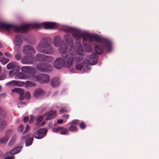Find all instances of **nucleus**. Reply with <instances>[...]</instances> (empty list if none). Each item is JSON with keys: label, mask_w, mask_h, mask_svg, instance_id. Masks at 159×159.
<instances>
[{"label": "nucleus", "mask_w": 159, "mask_h": 159, "mask_svg": "<svg viewBox=\"0 0 159 159\" xmlns=\"http://www.w3.org/2000/svg\"><path fill=\"white\" fill-rule=\"evenodd\" d=\"M64 31L66 33H73L72 36L76 40L79 41L82 38L84 41H88L92 42L93 40L101 43L106 50L109 52L111 49V44L110 40L106 38H101L96 34L92 35L86 32H82L80 29L68 26H65L62 28Z\"/></svg>", "instance_id": "f257e3e1"}, {"label": "nucleus", "mask_w": 159, "mask_h": 159, "mask_svg": "<svg viewBox=\"0 0 159 159\" xmlns=\"http://www.w3.org/2000/svg\"><path fill=\"white\" fill-rule=\"evenodd\" d=\"M53 43L54 45L59 47L58 50L63 58L58 57L56 59L54 63V67L57 69H60L63 67H70L73 63L75 57V55L68 52V48L64 41L58 36L55 37Z\"/></svg>", "instance_id": "f03ea898"}, {"label": "nucleus", "mask_w": 159, "mask_h": 159, "mask_svg": "<svg viewBox=\"0 0 159 159\" xmlns=\"http://www.w3.org/2000/svg\"><path fill=\"white\" fill-rule=\"evenodd\" d=\"M42 25L45 29H52L56 25V24L54 22H46L41 24L35 23L23 25L19 27L0 21V30H4L8 34L11 33L12 31L16 32L24 33L27 32L28 29L31 28L40 29Z\"/></svg>", "instance_id": "7ed1b4c3"}, {"label": "nucleus", "mask_w": 159, "mask_h": 159, "mask_svg": "<svg viewBox=\"0 0 159 159\" xmlns=\"http://www.w3.org/2000/svg\"><path fill=\"white\" fill-rule=\"evenodd\" d=\"M63 38L66 43L69 45L70 48L68 50L69 53L75 55L76 53L80 57H76L75 58L76 61H79L83 59V55H84V51L83 49L81 43L79 42L75 43V47L74 48L73 46L74 43L73 40L69 34L65 35Z\"/></svg>", "instance_id": "20e7f679"}, {"label": "nucleus", "mask_w": 159, "mask_h": 159, "mask_svg": "<svg viewBox=\"0 0 159 159\" xmlns=\"http://www.w3.org/2000/svg\"><path fill=\"white\" fill-rule=\"evenodd\" d=\"M36 48L39 52L47 54H52L54 52L51 46V39L49 38L42 39Z\"/></svg>", "instance_id": "39448f33"}, {"label": "nucleus", "mask_w": 159, "mask_h": 159, "mask_svg": "<svg viewBox=\"0 0 159 159\" xmlns=\"http://www.w3.org/2000/svg\"><path fill=\"white\" fill-rule=\"evenodd\" d=\"M36 67L39 71L45 73L50 72L52 70L53 68L50 64L44 62H40L37 64Z\"/></svg>", "instance_id": "423d86ee"}, {"label": "nucleus", "mask_w": 159, "mask_h": 159, "mask_svg": "<svg viewBox=\"0 0 159 159\" xmlns=\"http://www.w3.org/2000/svg\"><path fill=\"white\" fill-rule=\"evenodd\" d=\"M89 66V61L87 59H84L83 63H77L75 68L77 70H80L82 68L84 71L88 72L90 70Z\"/></svg>", "instance_id": "0eeeda50"}, {"label": "nucleus", "mask_w": 159, "mask_h": 159, "mask_svg": "<svg viewBox=\"0 0 159 159\" xmlns=\"http://www.w3.org/2000/svg\"><path fill=\"white\" fill-rule=\"evenodd\" d=\"M8 69H11L10 71V75H15V73L20 70V67L17 62H11L9 63L7 66Z\"/></svg>", "instance_id": "6e6552de"}, {"label": "nucleus", "mask_w": 159, "mask_h": 159, "mask_svg": "<svg viewBox=\"0 0 159 159\" xmlns=\"http://www.w3.org/2000/svg\"><path fill=\"white\" fill-rule=\"evenodd\" d=\"M35 79L41 83H47L49 82V76L47 74H43L34 76Z\"/></svg>", "instance_id": "1a4fd4ad"}, {"label": "nucleus", "mask_w": 159, "mask_h": 159, "mask_svg": "<svg viewBox=\"0 0 159 159\" xmlns=\"http://www.w3.org/2000/svg\"><path fill=\"white\" fill-rule=\"evenodd\" d=\"M35 61V58L32 56L26 55L21 58V63L24 64H33Z\"/></svg>", "instance_id": "9d476101"}, {"label": "nucleus", "mask_w": 159, "mask_h": 159, "mask_svg": "<svg viewBox=\"0 0 159 159\" xmlns=\"http://www.w3.org/2000/svg\"><path fill=\"white\" fill-rule=\"evenodd\" d=\"M48 130L45 129H41L36 131L34 134L35 138L37 139H41L46 135Z\"/></svg>", "instance_id": "9b49d317"}, {"label": "nucleus", "mask_w": 159, "mask_h": 159, "mask_svg": "<svg viewBox=\"0 0 159 159\" xmlns=\"http://www.w3.org/2000/svg\"><path fill=\"white\" fill-rule=\"evenodd\" d=\"M45 94V92L40 88L35 90L34 93V97L37 99L42 98L44 97Z\"/></svg>", "instance_id": "f8f14e48"}, {"label": "nucleus", "mask_w": 159, "mask_h": 159, "mask_svg": "<svg viewBox=\"0 0 159 159\" xmlns=\"http://www.w3.org/2000/svg\"><path fill=\"white\" fill-rule=\"evenodd\" d=\"M22 51L24 54L27 55L34 54L35 51L34 48L30 45H24L22 48Z\"/></svg>", "instance_id": "ddd939ff"}, {"label": "nucleus", "mask_w": 159, "mask_h": 159, "mask_svg": "<svg viewBox=\"0 0 159 159\" xmlns=\"http://www.w3.org/2000/svg\"><path fill=\"white\" fill-rule=\"evenodd\" d=\"M20 70L23 72L29 74H33L35 73L36 71L35 68L27 66L21 67Z\"/></svg>", "instance_id": "4468645a"}, {"label": "nucleus", "mask_w": 159, "mask_h": 159, "mask_svg": "<svg viewBox=\"0 0 159 159\" xmlns=\"http://www.w3.org/2000/svg\"><path fill=\"white\" fill-rule=\"evenodd\" d=\"M57 116L56 112L55 111L52 110L46 112L43 115V117H46L45 120H50L54 118Z\"/></svg>", "instance_id": "2eb2a0df"}, {"label": "nucleus", "mask_w": 159, "mask_h": 159, "mask_svg": "<svg viewBox=\"0 0 159 159\" xmlns=\"http://www.w3.org/2000/svg\"><path fill=\"white\" fill-rule=\"evenodd\" d=\"M25 84L24 82L13 80L7 82L6 84V85L7 86L20 87L24 85Z\"/></svg>", "instance_id": "dca6fc26"}, {"label": "nucleus", "mask_w": 159, "mask_h": 159, "mask_svg": "<svg viewBox=\"0 0 159 159\" xmlns=\"http://www.w3.org/2000/svg\"><path fill=\"white\" fill-rule=\"evenodd\" d=\"M98 58L96 56V55L95 53H93L91 54L89 57V65H94L96 64L97 62Z\"/></svg>", "instance_id": "f3484780"}, {"label": "nucleus", "mask_w": 159, "mask_h": 159, "mask_svg": "<svg viewBox=\"0 0 159 159\" xmlns=\"http://www.w3.org/2000/svg\"><path fill=\"white\" fill-rule=\"evenodd\" d=\"M11 91L12 92L16 93L19 94L20 97L19 98V99L22 101L23 100L24 98L23 95L24 93V90L20 88H15L12 89Z\"/></svg>", "instance_id": "a211bd4d"}, {"label": "nucleus", "mask_w": 159, "mask_h": 159, "mask_svg": "<svg viewBox=\"0 0 159 159\" xmlns=\"http://www.w3.org/2000/svg\"><path fill=\"white\" fill-rule=\"evenodd\" d=\"M15 78L16 79H25L28 78L27 75L22 72H19L16 74L15 73Z\"/></svg>", "instance_id": "6ab92c4d"}, {"label": "nucleus", "mask_w": 159, "mask_h": 159, "mask_svg": "<svg viewBox=\"0 0 159 159\" xmlns=\"http://www.w3.org/2000/svg\"><path fill=\"white\" fill-rule=\"evenodd\" d=\"M14 43L17 46H20L22 43V36L19 35H16Z\"/></svg>", "instance_id": "aec40b11"}, {"label": "nucleus", "mask_w": 159, "mask_h": 159, "mask_svg": "<svg viewBox=\"0 0 159 159\" xmlns=\"http://www.w3.org/2000/svg\"><path fill=\"white\" fill-rule=\"evenodd\" d=\"M43 116H40L37 118V122L35 125L38 127L43 126L45 124V122L44 121L41 123V122L43 120Z\"/></svg>", "instance_id": "412c9836"}, {"label": "nucleus", "mask_w": 159, "mask_h": 159, "mask_svg": "<svg viewBox=\"0 0 159 159\" xmlns=\"http://www.w3.org/2000/svg\"><path fill=\"white\" fill-rule=\"evenodd\" d=\"M20 49V48H17L16 46L15 47V50L16 53V54L15 56V58L16 60H17L21 59V53L19 51Z\"/></svg>", "instance_id": "4be33fe9"}, {"label": "nucleus", "mask_w": 159, "mask_h": 159, "mask_svg": "<svg viewBox=\"0 0 159 159\" xmlns=\"http://www.w3.org/2000/svg\"><path fill=\"white\" fill-rule=\"evenodd\" d=\"M60 82L59 79L57 78H52L51 81V84L53 87H55L58 86Z\"/></svg>", "instance_id": "5701e85b"}, {"label": "nucleus", "mask_w": 159, "mask_h": 159, "mask_svg": "<svg viewBox=\"0 0 159 159\" xmlns=\"http://www.w3.org/2000/svg\"><path fill=\"white\" fill-rule=\"evenodd\" d=\"M22 146H20L15 148L11 150L10 152L11 155H13L18 153L21 150Z\"/></svg>", "instance_id": "b1692460"}, {"label": "nucleus", "mask_w": 159, "mask_h": 159, "mask_svg": "<svg viewBox=\"0 0 159 159\" xmlns=\"http://www.w3.org/2000/svg\"><path fill=\"white\" fill-rule=\"evenodd\" d=\"M33 140V135L29 136L26 140V145L29 146L32 144V142Z\"/></svg>", "instance_id": "393cba45"}, {"label": "nucleus", "mask_w": 159, "mask_h": 159, "mask_svg": "<svg viewBox=\"0 0 159 159\" xmlns=\"http://www.w3.org/2000/svg\"><path fill=\"white\" fill-rule=\"evenodd\" d=\"M103 48L100 45H97L95 47V50L98 54H101L103 51Z\"/></svg>", "instance_id": "a878e982"}, {"label": "nucleus", "mask_w": 159, "mask_h": 159, "mask_svg": "<svg viewBox=\"0 0 159 159\" xmlns=\"http://www.w3.org/2000/svg\"><path fill=\"white\" fill-rule=\"evenodd\" d=\"M16 134H14L12 137L11 139L8 143V145L9 146H12L16 142Z\"/></svg>", "instance_id": "bb28decb"}, {"label": "nucleus", "mask_w": 159, "mask_h": 159, "mask_svg": "<svg viewBox=\"0 0 159 159\" xmlns=\"http://www.w3.org/2000/svg\"><path fill=\"white\" fill-rule=\"evenodd\" d=\"M45 56L43 54H39L36 55V57L37 59L39 61H44Z\"/></svg>", "instance_id": "cd10ccee"}, {"label": "nucleus", "mask_w": 159, "mask_h": 159, "mask_svg": "<svg viewBox=\"0 0 159 159\" xmlns=\"http://www.w3.org/2000/svg\"><path fill=\"white\" fill-rule=\"evenodd\" d=\"M9 61V59L4 57H0V61L3 64H6Z\"/></svg>", "instance_id": "c85d7f7f"}, {"label": "nucleus", "mask_w": 159, "mask_h": 159, "mask_svg": "<svg viewBox=\"0 0 159 159\" xmlns=\"http://www.w3.org/2000/svg\"><path fill=\"white\" fill-rule=\"evenodd\" d=\"M53 60V58L52 57L45 56V58L44 61L48 62H51Z\"/></svg>", "instance_id": "c756f323"}, {"label": "nucleus", "mask_w": 159, "mask_h": 159, "mask_svg": "<svg viewBox=\"0 0 159 159\" xmlns=\"http://www.w3.org/2000/svg\"><path fill=\"white\" fill-rule=\"evenodd\" d=\"M6 117V114L4 111H3L2 109L0 107V118L4 119Z\"/></svg>", "instance_id": "7c9ffc66"}, {"label": "nucleus", "mask_w": 159, "mask_h": 159, "mask_svg": "<svg viewBox=\"0 0 159 159\" xmlns=\"http://www.w3.org/2000/svg\"><path fill=\"white\" fill-rule=\"evenodd\" d=\"M12 130L11 129H9L7 130L6 133V137H5L9 139V137L12 134Z\"/></svg>", "instance_id": "2f4dec72"}, {"label": "nucleus", "mask_w": 159, "mask_h": 159, "mask_svg": "<svg viewBox=\"0 0 159 159\" xmlns=\"http://www.w3.org/2000/svg\"><path fill=\"white\" fill-rule=\"evenodd\" d=\"M70 126L69 127V129L70 131H74L77 129V128L75 125H74L72 123H70Z\"/></svg>", "instance_id": "473e14b6"}, {"label": "nucleus", "mask_w": 159, "mask_h": 159, "mask_svg": "<svg viewBox=\"0 0 159 159\" xmlns=\"http://www.w3.org/2000/svg\"><path fill=\"white\" fill-rule=\"evenodd\" d=\"M26 85L28 86H34L36 84L30 81H27L26 82Z\"/></svg>", "instance_id": "72a5a7b5"}, {"label": "nucleus", "mask_w": 159, "mask_h": 159, "mask_svg": "<svg viewBox=\"0 0 159 159\" xmlns=\"http://www.w3.org/2000/svg\"><path fill=\"white\" fill-rule=\"evenodd\" d=\"M8 139L7 138L3 137L0 139V143H4L7 142Z\"/></svg>", "instance_id": "f704fd0d"}, {"label": "nucleus", "mask_w": 159, "mask_h": 159, "mask_svg": "<svg viewBox=\"0 0 159 159\" xmlns=\"http://www.w3.org/2000/svg\"><path fill=\"white\" fill-rule=\"evenodd\" d=\"M68 130L67 129H63L60 132L61 134L62 135H65L68 134Z\"/></svg>", "instance_id": "c9c22d12"}, {"label": "nucleus", "mask_w": 159, "mask_h": 159, "mask_svg": "<svg viewBox=\"0 0 159 159\" xmlns=\"http://www.w3.org/2000/svg\"><path fill=\"white\" fill-rule=\"evenodd\" d=\"M63 128L61 127H58L57 128H55L52 129V131L57 132L60 131L61 129H63Z\"/></svg>", "instance_id": "e433bc0d"}, {"label": "nucleus", "mask_w": 159, "mask_h": 159, "mask_svg": "<svg viewBox=\"0 0 159 159\" xmlns=\"http://www.w3.org/2000/svg\"><path fill=\"white\" fill-rule=\"evenodd\" d=\"M24 129V126L22 124H20L17 128V130L19 132H21Z\"/></svg>", "instance_id": "4c0bfd02"}, {"label": "nucleus", "mask_w": 159, "mask_h": 159, "mask_svg": "<svg viewBox=\"0 0 159 159\" xmlns=\"http://www.w3.org/2000/svg\"><path fill=\"white\" fill-rule=\"evenodd\" d=\"M25 97L27 99H29L30 98V94L29 92L27 91L25 93Z\"/></svg>", "instance_id": "58836bf2"}, {"label": "nucleus", "mask_w": 159, "mask_h": 159, "mask_svg": "<svg viewBox=\"0 0 159 159\" xmlns=\"http://www.w3.org/2000/svg\"><path fill=\"white\" fill-rule=\"evenodd\" d=\"M80 122V121L78 120H73L71 122L72 124H73L74 125H78Z\"/></svg>", "instance_id": "ea45409f"}, {"label": "nucleus", "mask_w": 159, "mask_h": 159, "mask_svg": "<svg viewBox=\"0 0 159 159\" xmlns=\"http://www.w3.org/2000/svg\"><path fill=\"white\" fill-rule=\"evenodd\" d=\"M92 50V48L91 46H88L87 48H86V50L88 52H90Z\"/></svg>", "instance_id": "a19ab883"}, {"label": "nucleus", "mask_w": 159, "mask_h": 159, "mask_svg": "<svg viewBox=\"0 0 159 159\" xmlns=\"http://www.w3.org/2000/svg\"><path fill=\"white\" fill-rule=\"evenodd\" d=\"M30 128V127L29 126V125H27L26 127L25 130V131H24V133L25 134L26 133L28 132Z\"/></svg>", "instance_id": "79ce46f5"}, {"label": "nucleus", "mask_w": 159, "mask_h": 159, "mask_svg": "<svg viewBox=\"0 0 159 159\" xmlns=\"http://www.w3.org/2000/svg\"><path fill=\"white\" fill-rule=\"evenodd\" d=\"M80 126L82 129H84L86 127V125L84 123H81L80 125Z\"/></svg>", "instance_id": "37998d69"}, {"label": "nucleus", "mask_w": 159, "mask_h": 159, "mask_svg": "<svg viewBox=\"0 0 159 159\" xmlns=\"http://www.w3.org/2000/svg\"><path fill=\"white\" fill-rule=\"evenodd\" d=\"M34 119H35L34 117L32 115H31L30 116V123H32L33 122V121L34 120Z\"/></svg>", "instance_id": "c03bdc74"}, {"label": "nucleus", "mask_w": 159, "mask_h": 159, "mask_svg": "<svg viewBox=\"0 0 159 159\" xmlns=\"http://www.w3.org/2000/svg\"><path fill=\"white\" fill-rule=\"evenodd\" d=\"M29 117L28 116L25 117L23 119V121L25 123H26L28 120Z\"/></svg>", "instance_id": "a18cd8bd"}, {"label": "nucleus", "mask_w": 159, "mask_h": 159, "mask_svg": "<svg viewBox=\"0 0 159 159\" xmlns=\"http://www.w3.org/2000/svg\"><path fill=\"white\" fill-rule=\"evenodd\" d=\"M67 111V110L66 108L63 107L60 110V112L62 113L65 112H66Z\"/></svg>", "instance_id": "49530a36"}, {"label": "nucleus", "mask_w": 159, "mask_h": 159, "mask_svg": "<svg viewBox=\"0 0 159 159\" xmlns=\"http://www.w3.org/2000/svg\"><path fill=\"white\" fill-rule=\"evenodd\" d=\"M6 78V77L5 75H2L0 76V80H3Z\"/></svg>", "instance_id": "de8ad7c7"}, {"label": "nucleus", "mask_w": 159, "mask_h": 159, "mask_svg": "<svg viewBox=\"0 0 159 159\" xmlns=\"http://www.w3.org/2000/svg\"><path fill=\"white\" fill-rule=\"evenodd\" d=\"M4 159H14V158L13 156H8L6 157Z\"/></svg>", "instance_id": "09e8293b"}, {"label": "nucleus", "mask_w": 159, "mask_h": 159, "mask_svg": "<svg viewBox=\"0 0 159 159\" xmlns=\"http://www.w3.org/2000/svg\"><path fill=\"white\" fill-rule=\"evenodd\" d=\"M63 122V120H62L59 119L57 120V123L58 124H62Z\"/></svg>", "instance_id": "8fccbe9b"}, {"label": "nucleus", "mask_w": 159, "mask_h": 159, "mask_svg": "<svg viewBox=\"0 0 159 159\" xmlns=\"http://www.w3.org/2000/svg\"><path fill=\"white\" fill-rule=\"evenodd\" d=\"M69 116L68 114H66L63 116L62 117L65 118L66 119H67L69 118Z\"/></svg>", "instance_id": "3c124183"}, {"label": "nucleus", "mask_w": 159, "mask_h": 159, "mask_svg": "<svg viewBox=\"0 0 159 159\" xmlns=\"http://www.w3.org/2000/svg\"><path fill=\"white\" fill-rule=\"evenodd\" d=\"M5 55L7 57H9L10 56V54L8 53H5Z\"/></svg>", "instance_id": "603ef678"}, {"label": "nucleus", "mask_w": 159, "mask_h": 159, "mask_svg": "<svg viewBox=\"0 0 159 159\" xmlns=\"http://www.w3.org/2000/svg\"><path fill=\"white\" fill-rule=\"evenodd\" d=\"M58 93V92L57 91H55L54 92L52 95L53 96H56Z\"/></svg>", "instance_id": "864d4df0"}, {"label": "nucleus", "mask_w": 159, "mask_h": 159, "mask_svg": "<svg viewBox=\"0 0 159 159\" xmlns=\"http://www.w3.org/2000/svg\"><path fill=\"white\" fill-rule=\"evenodd\" d=\"M20 105H22L23 104H25V105H26V103L25 102H20Z\"/></svg>", "instance_id": "5fc2aeb1"}, {"label": "nucleus", "mask_w": 159, "mask_h": 159, "mask_svg": "<svg viewBox=\"0 0 159 159\" xmlns=\"http://www.w3.org/2000/svg\"><path fill=\"white\" fill-rule=\"evenodd\" d=\"M45 110V108H43V109H42V110L41 111V112H43Z\"/></svg>", "instance_id": "6e6d98bb"}, {"label": "nucleus", "mask_w": 159, "mask_h": 159, "mask_svg": "<svg viewBox=\"0 0 159 159\" xmlns=\"http://www.w3.org/2000/svg\"><path fill=\"white\" fill-rule=\"evenodd\" d=\"M2 152L1 151H0V157L2 156Z\"/></svg>", "instance_id": "4d7b16f0"}, {"label": "nucleus", "mask_w": 159, "mask_h": 159, "mask_svg": "<svg viewBox=\"0 0 159 159\" xmlns=\"http://www.w3.org/2000/svg\"><path fill=\"white\" fill-rule=\"evenodd\" d=\"M2 55V53L0 52V56Z\"/></svg>", "instance_id": "13d9d810"}, {"label": "nucleus", "mask_w": 159, "mask_h": 159, "mask_svg": "<svg viewBox=\"0 0 159 159\" xmlns=\"http://www.w3.org/2000/svg\"><path fill=\"white\" fill-rule=\"evenodd\" d=\"M2 91L1 87L0 86V92Z\"/></svg>", "instance_id": "bf43d9fd"}, {"label": "nucleus", "mask_w": 159, "mask_h": 159, "mask_svg": "<svg viewBox=\"0 0 159 159\" xmlns=\"http://www.w3.org/2000/svg\"><path fill=\"white\" fill-rule=\"evenodd\" d=\"M18 107H20V106H18Z\"/></svg>", "instance_id": "052dcab7"}]
</instances>
